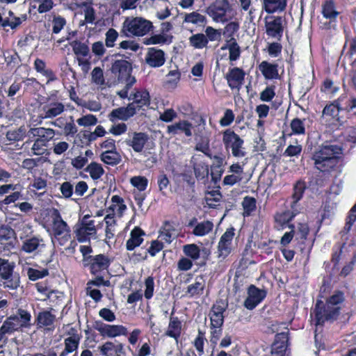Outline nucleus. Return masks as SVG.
Returning <instances> with one entry per match:
<instances>
[{
    "label": "nucleus",
    "instance_id": "nucleus-42",
    "mask_svg": "<svg viewBox=\"0 0 356 356\" xmlns=\"http://www.w3.org/2000/svg\"><path fill=\"white\" fill-rule=\"evenodd\" d=\"M244 214L249 216L256 208V200L254 197H245L243 201Z\"/></svg>",
    "mask_w": 356,
    "mask_h": 356
},
{
    "label": "nucleus",
    "instance_id": "nucleus-4",
    "mask_svg": "<svg viewBox=\"0 0 356 356\" xmlns=\"http://www.w3.org/2000/svg\"><path fill=\"white\" fill-rule=\"evenodd\" d=\"M223 143L227 149H232V154L236 157H243L245 152L243 147V140L234 131L227 129L223 133Z\"/></svg>",
    "mask_w": 356,
    "mask_h": 356
},
{
    "label": "nucleus",
    "instance_id": "nucleus-56",
    "mask_svg": "<svg viewBox=\"0 0 356 356\" xmlns=\"http://www.w3.org/2000/svg\"><path fill=\"white\" fill-rule=\"evenodd\" d=\"M145 286V297L149 299L152 296L154 291V280L152 277H149L146 279Z\"/></svg>",
    "mask_w": 356,
    "mask_h": 356
},
{
    "label": "nucleus",
    "instance_id": "nucleus-44",
    "mask_svg": "<svg viewBox=\"0 0 356 356\" xmlns=\"http://www.w3.org/2000/svg\"><path fill=\"white\" fill-rule=\"evenodd\" d=\"M131 183L139 191H145L147 185V179L145 177L136 176L131 179Z\"/></svg>",
    "mask_w": 356,
    "mask_h": 356
},
{
    "label": "nucleus",
    "instance_id": "nucleus-39",
    "mask_svg": "<svg viewBox=\"0 0 356 356\" xmlns=\"http://www.w3.org/2000/svg\"><path fill=\"white\" fill-rule=\"evenodd\" d=\"M88 218V216H85L83 218L82 226L79 229V232H82L83 234H90L92 232H95V227L94 225L93 220L87 221L86 220Z\"/></svg>",
    "mask_w": 356,
    "mask_h": 356
},
{
    "label": "nucleus",
    "instance_id": "nucleus-19",
    "mask_svg": "<svg viewBox=\"0 0 356 356\" xmlns=\"http://www.w3.org/2000/svg\"><path fill=\"white\" fill-rule=\"evenodd\" d=\"M56 214L55 218H54V232L56 237H58L60 235L68 234L70 232L69 227L67 223L63 220L60 213L58 211H56Z\"/></svg>",
    "mask_w": 356,
    "mask_h": 356
},
{
    "label": "nucleus",
    "instance_id": "nucleus-43",
    "mask_svg": "<svg viewBox=\"0 0 356 356\" xmlns=\"http://www.w3.org/2000/svg\"><path fill=\"white\" fill-rule=\"evenodd\" d=\"M181 331V323L177 318L171 317L168 330L166 334H179Z\"/></svg>",
    "mask_w": 356,
    "mask_h": 356
},
{
    "label": "nucleus",
    "instance_id": "nucleus-10",
    "mask_svg": "<svg viewBox=\"0 0 356 356\" xmlns=\"http://www.w3.org/2000/svg\"><path fill=\"white\" fill-rule=\"evenodd\" d=\"M234 235L233 228L227 229L221 236L218 246V257L224 259L231 252V243Z\"/></svg>",
    "mask_w": 356,
    "mask_h": 356
},
{
    "label": "nucleus",
    "instance_id": "nucleus-54",
    "mask_svg": "<svg viewBox=\"0 0 356 356\" xmlns=\"http://www.w3.org/2000/svg\"><path fill=\"white\" fill-rule=\"evenodd\" d=\"M291 127L293 131L296 134H303L305 132V127L302 122L298 118L292 120L291 123Z\"/></svg>",
    "mask_w": 356,
    "mask_h": 356
},
{
    "label": "nucleus",
    "instance_id": "nucleus-24",
    "mask_svg": "<svg viewBox=\"0 0 356 356\" xmlns=\"http://www.w3.org/2000/svg\"><path fill=\"white\" fill-rule=\"evenodd\" d=\"M265 10L272 13L277 10H283L286 5V0H264Z\"/></svg>",
    "mask_w": 356,
    "mask_h": 356
},
{
    "label": "nucleus",
    "instance_id": "nucleus-55",
    "mask_svg": "<svg viewBox=\"0 0 356 356\" xmlns=\"http://www.w3.org/2000/svg\"><path fill=\"white\" fill-rule=\"evenodd\" d=\"M205 33L207 38L211 41L217 40L220 37V32L211 26H208L205 30Z\"/></svg>",
    "mask_w": 356,
    "mask_h": 356
},
{
    "label": "nucleus",
    "instance_id": "nucleus-32",
    "mask_svg": "<svg viewBox=\"0 0 356 356\" xmlns=\"http://www.w3.org/2000/svg\"><path fill=\"white\" fill-rule=\"evenodd\" d=\"M42 241L37 237L26 238L23 243L22 250L28 253L33 252L38 249Z\"/></svg>",
    "mask_w": 356,
    "mask_h": 356
},
{
    "label": "nucleus",
    "instance_id": "nucleus-59",
    "mask_svg": "<svg viewBox=\"0 0 356 356\" xmlns=\"http://www.w3.org/2000/svg\"><path fill=\"white\" fill-rule=\"evenodd\" d=\"M88 161L86 156H79L72 160V165L76 169H81L88 163Z\"/></svg>",
    "mask_w": 356,
    "mask_h": 356
},
{
    "label": "nucleus",
    "instance_id": "nucleus-8",
    "mask_svg": "<svg viewBox=\"0 0 356 356\" xmlns=\"http://www.w3.org/2000/svg\"><path fill=\"white\" fill-rule=\"evenodd\" d=\"M231 10L228 0H217L209 7V13L215 21H226V13Z\"/></svg>",
    "mask_w": 356,
    "mask_h": 356
},
{
    "label": "nucleus",
    "instance_id": "nucleus-40",
    "mask_svg": "<svg viewBox=\"0 0 356 356\" xmlns=\"http://www.w3.org/2000/svg\"><path fill=\"white\" fill-rule=\"evenodd\" d=\"M230 42L231 43L227 47L229 51V59L230 60H236L240 56V47L234 38H232Z\"/></svg>",
    "mask_w": 356,
    "mask_h": 356
},
{
    "label": "nucleus",
    "instance_id": "nucleus-27",
    "mask_svg": "<svg viewBox=\"0 0 356 356\" xmlns=\"http://www.w3.org/2000/svg\"><path fill=\"white\" fill-rule=\"evenodd\" d=\"M14 263H10L8 260L0 258V279L9 278L13 273Z\"/></svg>",
    "mask_w": 356,
    "mask_h": 356
},
{
    "label": "nucleus",
    "instance_id": "nucleus-15",
    "mask_svg": "<svg viewBox=\"0 0 356 356\" xmlns=\"http://www.w3.org/2000/svg\"><path fill=\"white\" fill-rule=\"evenodd\" d=\"M147 140L148 136L146 134L142 132H134L133 134L132 139L127 140V143L129 146L132 147L135 152H140Z\"/></svg>",
    "mask_w": 356,
    "mask_h": 356
},
{
    "label": "nucleus",
    "instance_id": "nucleus-49",
    "mask_svg": "<svg viewBox=\"0 0 356 356\" xmlns=\"http://www.w3.org/2000/svg\"><path fill=\"white\" fill-rule=\"evenodd\" d=\"M202 280V278H200L199 281L197 280L195 284L188 286V293L191 296L201 293L204 289V284L201 282Z\"/></svg>",
    "mask_w": 356,
    "mask_h": 356
},
{
    "label": "nucleus",
    "instance_id": "nucleus-61",
    "mask_svg": "<svg viewBox=\"0 0 356 356\" xmlns=\"http://www.w3.org/2000/svg\"><path fill=\"white\" fill-rule=\"evenodd\" d=\"M168 76L170 79L167 81L166 84L175 86L179 80L180 73L177 70H172L168 73Z\"/></svg>",
    "mask_w": 356,
    "mask_h": 356
},
{
    "label": "nucleus",
    "instance_id": "nucleus-2",
    "mask_svg": "<svg viewBox=\"0 0 356 356\" xmlns=\"http://www.w3.org/2000/svg\"><path fill=\"white\" fill-rule=\"evenodd\" d=\"M152 28V22L142 17H135L131 20L126 19L124 22L123 31L126 34L144 35Z\"/></svg>",
    "mask_w": 356,
    "mask_h": 356
},
{
    "label": "nucleus",
    "instance_id": "nucleus-58",
    "mask_svg": "<svg viewBox=\"0 0 356 356\" xmlns=\"http://www.w3.org/2000/svg\"><path fill=\"white\" fill-rule=\"evenodd\" d=\"M60 191L65 197L68 198L72 195L73 186L68 181L64 182L60 186Z\"/></svg>",
    "mask_w": 356,
    "mask_h": 356
},
{
    "label": "nucleus",
    "instance_id": "nucleus-9",
    "mask_svg": "<svg viewBox=\"0 0 356 356\" xmlns=\"http://www.w3.org/2000/svg\"><path fill=\"white\" fill-rule=\"evenodd\" d=\"M248 297L244 302V306L248 309H254L265 297V290L259 289L254 285L250 286Z\"/></svg>",
    "mask_w": 356,
    "mask_h": 356
},
{
    "label": "nucleus",
    "instance_id": "nucleus-30",
    "mask_svg": "<svg viewBox=\"0 0 356 356\" xmlns=\"http://www.w3.org/2000/svg\"><path fill=\"white\" fill-rule=\"evenodd\" d=\"M184 22L199 26H204L207 23V19L205 16L197 12H192L185 15Z\"/></svg>",
    "mask_w": 356,
    "mask_h": 356
},
{
    "label": "nucleus",
    "instance_id": "nucleus-29",
    "mask_svg": "<svg viewBox=\"0 0 356 356\" xmlns=\"http://www.w3.org/2000/svg\"><path fill=\"white\" fill-rule=\"evenodd\" d=\"M85 171L90 174L93 180L99 179L104 173V170L101 164L96 162H92L89 164L85 168Z\"/></svg>",
    "mask_w": 356,
    "mask_h": 356
},
{
    "label": "nucleus",
    "instance_id": "nucleus-35",
    "mask_svg": "<svg viewBox=\"0 0 356 356\" xmlns=\"http://www.w3.org/2000/svg\"><path fill=\"white\" fill-rule=\"evenodd\" d=\"M102 334H127V329L122 325H104L99 328Z\"/></svg>",
    "mask_w": 356,
    "mask_h": 356
},
{
    "label": "nucleus",
    "instance_id": "nucleus-16",
    "mask_svg": "<svg viewBox=\"0 0 356 356\" xmlns=\"http://www.w3.org/2000/svg\"><path fill=\"white\" fill-rule=\"evenodd\" d=\"M44 112V118H53L64 111L65 106L63 103L58 102H53L47 104L43 107Z\"/></svg>",
    "mask_w": 356,
    "mask_h": 356
},
{
    "label": "nucleus",
    "instance_id": "nucleus-20",
    "mask_svg": "<svg viewBox=\"0 0 356 356\" xmlns=\"http://www.w3.org/2000/svg\"><path fill=\"white\" fill-rule=\"evenodd\" d=\"M80 337L79 335H72V337H67L65 341H64V350L61 352L60 356H66L69 353H71L77 350Z\"/></svg>",
    "mask_w": 356,
    "mask_h": 356
},
{
    "label": "nucleus",
    "instance_id": "nucleus-3",
    "mask_svg": "<svg viewBox=\"0 0 356 356\" xmlns=\"http://www.w3.org/2000/svg\"><path fill=\"white\" fill-rule=\"evenodd\" d=\"M339 306H332V305H325L323 307V302L318 300L314 310L316 325H321L325 320L334 321L337 319L339 314Z\"/></svg>",
    "mask_w": 356,
    "mask_h": 356
},
{
    "label": "nucleus",
    "instance_id": "nucleus-22",
    "mask_svg": "<svg viewBox=\"0 0 356 356\" xmlns=\"http://www.w3.org/2000/svg\"><path fill=\"white\" fill-rule=\"evenodd\" d=\"M15 238V231L8 225H2L0 227V243L12 245Z\"/></svg>",
    "mask_w": 356,
    "mask_h": 356
},
{
    "label": "nucleus",
    "instance_id": "nucleus-12",
    "mask_svg": "<svg viewBox=\"0 0 356 356\" xmlns=\"http://www.w3.org/2000/svg\"><path fill=\"white\" fill-rule=\"evenodd\" d=\"M99 348L103 356H126V351L124 350L121 343L106 342Z\"/></svg>",
    "mask_w": 356,
    "mask_h": 356
},
{
    "label": "nucleus",
    "instance_id": "nucleus-25",
    "mask_svg": "<svg viewBox=\"0 0 356 356\" xmlns=\"http://www.w3.org/2000/svg\"><path fill=\"white\" fill-rule=\"evenodd\" d=\"M19 343L17 341L16 338H13L10 340L8 339H4V344L0 346V347L3 348L1 352L8 353V355L10 356H18L19 353Z\"/></svg>",
    "mask_w": 356,
    "mask_h": 356
},
{
    "label": "nucleus",
    "instance_id": "nucleus-13",
    "mask_svg": "<svg viewBox=\"0 0 356 356\" xmlns=\"http://www.w3.org/2000/svg\"><path fill=\"white\" fill-rule=\"evenodd\" d=\"M165 60L164 52L162 50L155 48L148 49L145 61L150 67H158L162 66Z\"/></svg>",
    "mask_w": 356,
    "mask_h": 356
},
{
    "label": "nucleus",
    "instance_id": "nucleus-41",
    "mask_svg": "<svg viewBox=\"0 0 356 356\" xmlns=\"http://www.w3.org/2000/svg\"><path fill=\"white\" fill-rule=\"evenodd\" d=\"M305 189V185L304 182L302 181H298L296 184L294 186V192L293 194V202L292 203V207H293V204L297 203L298 200H300L302 196V193Z\"/></svg>",
    "mask_w": 356,
    "mask_h": 356
},
{
    "label": "nucleus",
    "instance_id": "nucleus-37",
    "mask_svg": "<svg viewBox=\"0 0 356 356\" xmlns=\"http://www.w3.org/2000/svg\"><path fill=\"white\" fill-rule=\"evenodd\" d=\"M55 316L49 312L45 311L40 312L37 318L38 325L39 326L50 325L53 323Z\"/></svg>",
    "mask_w": 356,
    "mask_h": 356
},
{
    "label": "nucleus",
    "instance_id": "nucleus-52",
    "mask_svg": "<svg viewBox=\"0 0 356 356\" xmlns=\"http://www.w3.org/2000/svg\"><path fill=\"white\" fill-rule=\"evenodd\" d=\"M48 275V270L44 269L39 270L33 268H29L28 270L29 278L31 280H36L38 278L43 277Z\"/></svg>",
    "mask_w": 356,
    "mask_h": 356
},
{
    "label": "nucleus",
    "instance_id": "nucleus-14",
    "mask_svg": "<svg viewBox=\"0 0 356 356\" xmlns=\"http://www.w3.org/2000/svg\"><path fill=\"white\" fill-rule=\"evenodd\" d=\"M245 72L238 67L232 68L226 75L229 86L232 88H238L243 84Z\"/></svg>",
    "mask_w": 356,
    "mask_h": 356
},
{
    "label": "nucleus",
    "instance_id": "nucleus-62",
    "mask_svg": "<svg viewBox=\"0 0 356 356\" xmlns=\"http://www.w3.org/2000/svg\"><path fill=\"white\" fill-rule=\"evenodd\" d=\"M54 3L52 0H43L38 7V12L40 13H46L53 8Z\"/></svg>",
    "mask_w": 356,
    "mask_h": 356
},
{
    "label": "nucleus",
    "instance_id": "nucleus-5",
    "mask_svg": "<svg viewBox=\"0 0 356 356\" xmlns=\"http://www.w3.org/2000/svg\"><path fill=\"white\" fill-rule=\"evenodd\" d=\"M131 63L125 60H117L111 67V72L118 76L119 80L125 81L127 86L132 85L136 81L135 78L131 76Z\"/></svg>",
    "mask_w": 356,
    "mask_h": 356
},
{
    "label": "nucleus",
    "instance_id": "nucleus-36",
    "mask_svg": "<svg viewBox=\"0 0 356 356\" xmlns=\"http://www.w3.org/2000/svg\"><path fill=\"white\" fill-rule=\"evenodd\" d=\"M70 45L72 47L73 51L76 55L86 56L89 54V47L85 43L74 40L70 43Z\"/></svg>",
    "mask_w": 356,
    "mask_h": 356
},
{
    "label": "nucleus",
    "instance_id": "nucleus-57",
    "mask_svg": "<svg viewBox=\"0 0 356 356\" xmlns=\"http://www.w3.org/2000/svg\"><path fill=\"white\" fill-rule=\"evenodd\" d=\"M234 119V115L232 110L227 109L224 115V117L220 120V123L222 126L229 125Z\"/></svg>",
    "mask_w": 356,
    "mask_h": 356
},
{
    "label": "nucleus",
    "instance_id": "nucleus-45",
    "mask_svg": "<svg viewBox=\"0 0 356 356\" xmlns=\"http://www.w3.org/2000/svg\"><path fill=\"white\" fill-rule=\"evenodd\" d=\"M110 120L114 121L115 118H118L123 120H127L129 117L125 110V107H120L114 109L109 115Z\"/></svg>",
    "mask_w": 356,
    "mask_h": 356
},
{
    "label": "nucleus",
    "instance_id": "nucleus-7",
    "mask_svg": "<svg viewBox=\"0 0 356 356\" xmlns=\"http://www.w3.org/2000/svg\"><path fill=\"white\" fill-rule=\"evenodd\" d=\"M283 20L280 17H270L266 19V31L268 36L280 40L284 27L282 24Z\"/></svg>",
    "mask_w": 356,
    "mask_h": 356
},
{
    "label": "nucleus",
    "instance_id": "nucleus-11",
    "mask_svg": "<svg viewBox=\"0 0 356 356\" xmlns=\"http://www.w3.org/2000/svg\"><path fill=\"white\" fill-rule=\"evenodd\" d=\"M90 259V271L93 275L105 273L109 266V259L103 254H99Z\"/></svg>",
    "mask_w": 356,
    "mask_h": 356
},
{
    "label": "nucleus",
    "instance_id": "nucleus-60",
    "mask_svg": "<svg viewBox=\"0 0 356 356\" xmlns=\"http://www.w3.org/2000/svg\"><path fill=\"white\" fill-rule=\"evenodd\" d=\"M70 118L71 122L66 123L64 127V134L65 136L74 135L77 132V128L74 123L72 117Z\"/></svg>",
    "mask_w": 356,
    "mask_h": 356
},
{
    "label": "nucleus",
    "instance_id": "nucleus-28",
    "mask_svg": "<svg viewBox=\"0 0 356 356\" xmlns=\"http://www.w3.org/2000/svg\"><path fill=\"white\" fill-rule=\"evenodd\" d=\"M29 133V135L44 138L45 140L51 139L55 134L52 129H46L44 127L31 128Z\"/></svg>",
    "mask_w": 356,
    "mask_h": 356
},
{
    "label": "nucleus",
    "instance_id": "nucleus-23",
    "mask_svg": "<svg viewBox=\"0 0 356 356\" xmlns=\"http://www.w3.org/2000/svg\"><path fill=\"white\" fill-rule=\"evenodd\" d=\"M277 65L270 64L266 61H263L259 69L264 76L268 79H276L278 77Z\"/></svg>",
    "mask_w": 356,
    "mask_h": 356
},
{
    "label": "nucleus",
    "instance_id": "nucleus-26",
    "mask_svg": "<svg viewBox=\"0 0 356 356\" xmlns=\"http://www.w3.org/2000/svg\"><path fill=\"white\" fill-rule=\"evenodd\" d=\"M101 160L111 165L119 164L122 161L121 155L117 152H104L100 156Z\"/></svg>",
    "mask_w": 356,
    "mask_h": 356
},
{
    "label": "nucleus",
    "instance_id": "nucleus-33",
    "mask_svg": "<svg viewBox=\"0 0 356 356\" xmlns=\"http://www.w3.org/2000/svg\"><path fill=\"white\" fill-rule=\"evenodd\" d=\"M213 227V225L211 221H204L197 224L193 233L196 236H204L212 230Z\"/></svg>",
    "mask_w": 356,
    "mask_h": 356
},
{
    "label": "nucleus",
    "instance_id": "nucleus-46",
    "mask_svg": "<svg viewBox=\"0 0 356 356\" xmlns=\"http://www.w3.org/2000/svg\"><path fill=\"white\" fill-rule=\"evenodd\" d=\"M184 250L186 255L191 257L193 259H197L200 257L199 248L195 244L185 245Z\"/></svg>",
    "mask_w": 356,
    "mask_h": 356
},
{
    "label": "nucleus",
    "instance_id": "nucleus-6",
    "mask_svg": "<svg viewBox=\"0 0 356 356\" xmlns=\"http://www.w3.org/2000/svg\"><path fill=\"white\" fill-rule=\"evenodd\" d=\"M289 346V335H275V341L271 345V356H289L291 353Z\"/></svg>",
    "mask_w": 356,
    "mask_h": 356
},
{
    "label": "nucleus",
    "instance_id": "nucleus-17",
    "mask_svg": "<svg viewBox=\"0 0 356 356\" xmlns=\"http://www.w3.org/2000/svg\"><path fill=\"white\" fill-rule=\"evenodd\" d=\"M176 236V230L169 222L165 221L159 231V237L167 243H170Z\"/></svg>",
    "mask_w": 356,
    "mask_h": 356
},
{
    "label": "nucleus",
    "instance_id": "nucleus-48",
    "mask_svg": "<svg viewBox=\"0 0 356 356\" xmlns=\"http://www.w3.org/2000/svg\"><path fill=\"white\" fill-rule=\"evenodd\" d=\"M91 75L92 79L95 83L99 85H102L104 83L103 71L100 67H95L91 73Z\"/></svg>",
    "mask_w": 356,
    "mask_h": 356
},
{
    "label": "nucleus",
    "instance_id": "nucleus-18",
    "mask_svg": "<svg viewBox=\"0 0 356 356\" xmlns=\"http://www.w3.org/2000/svg\"><path fill=\"white\" fill-rule=\"evenodd\" d=\"M144 234L145 232L140 228H134L131 232V238L127 242V250H132L140 245L143 241L141 236Z\"/></svg>",
    "mask_w": 356,
    "mask_h": 356
},
{
    "label": "nucleus",
    "instance_id": "nucleus-21",
    "mask_svg": "<svg viewBox=\"0 0 356 356\" xmlns=\"http://www.w3.org/2000/svg\"><path fill=\"white\" fill-rule=\"evenodd\" d=\"M129 99H132L133 102L137 105V107L141 108L149 104V95L147 90L137 91L134 94L131 95Z\"/></svg>",
    "mask_w": 356,
    "mask_h": 356
},
{
    "label": "nucleus",
    "instance_id": "nucleus-38",
    "mask_svg": "<svg viewBox=\"0 0 356 356\" xmlns=\"http://www.w3.org/2000/svg\"><path fill=\"white\" fill-rule=\"evenodd\" d=\"M3 284L5 288L14 290L17 289L19 286V277L17 274H12V275L8 279H3Z\"/></svg>",
    "mask_w": 356,
    "mask_h": 356
},
{
    "label": "nucleus",
    "instance_id": "nucleus-1",
    "mask_svg": "<svg viewBox=\"0 0 356 356\" xmlns=\"http://www.w3.org/2000/svg\"><path fill=\"white\" fill-rule=\"evenodd\" d=\"M341 153V148L337 145H324L313 154L312 159L315 166L321 171H327L335 166L337 162V155Z\"/></svg>",
    "mask_w": 356,
    "mask_h": 356
},
{
    "label": "nucleus",
    "instance_id": "nucleus-34",
    "mask_svg": "<svg viewBox=\"0 0 356 356\" xmlns=\"http://www.w3.org/2000/svg\"><path fill=\"white\" fill-rule=\"evenodd\" d=\"M322 13L326 19H330V22L334 20L339 15V13L335 10L334 4L332 1H326L323 4Z\"/></svg>",
    "mask_w": 356,
    "mask_h": 356
},
{
    "label": "nucleus",
    "instance_id": "nucleus-47",
    "mask_svg": "<svg viewBox=\"0 0 356 356\" xmlns=\"http://www.w3.org/2000/svg\"><path fill=\"white\" fill-rule=\"evenodd\" d=\"M52 23L53 33H58L66 24V20L60 16H54Z\"/></svg>",
    "mask_w": 356,
    "mask_h": 356
},
{
    "label": "nucleus",
    "instance_id": "nucleus-31",
    "mask_svg": "<svg viewBox=\"0 0 356 356\" xmlns=\"http://www.w3.org/2000/svg\"><path fill=\"white\" fill-rule=\"evenodd\" d=\"M190 44L196 49H202L207 47L208 38L203 33H197L192 35L189 38Z\"/></svg>",
    "mask_w": 356,
    "mask_h": 356
},
{
    "label": "nucleus",
    "instance_id": "nucleus-51",
    "mask_svg": "<svg viewBox=\"0 0 356 356\" xmlns=\"http://www.w3.org/2000/svg\"><path fill=\"white\" fill-rule=\"evenodd\" d=\"M118 36V32L113 29H110L106 33V45L108 47H112L114 46V42Z\"/></svg>",
    "mask_w": 356,
    "mask_h": 356
},
{
    "label": "nucleus",
    "instance_id": "nucleus-63",
    "mask_svg": "<svg viewBox=\"0 0 356 356\" xmlns=\"http://www.w3.org/2000/svg\"><path fill=\"white\" fill-rule=\"evenodd\" d=\"M275 96V92L271 88H266L260 95V99L264 102L270 101Z\"/></svg>",
    "mask_w": 356,
    "mask_h": 356
},
{
    "label": "nucleus",
    "instance_id": "nucleus-64",
    "mask_svg": "<svg viewBox=\"0 0 356 356\" xmlns=\"http://www.w3.org/2000/svg\"><path fill=\"white\" fill-rule=\"evenodd\" d=\"M177 116L176 113L172 108L168 109L160 115V119L165 122H170Z\"/></svg>",
    "mask_w": 356,
    "mask_h": 356
},
{
    "label": "nucleus",
    "instance_id": "nucleus-53",
    "mask_svg": "<svg viewBox=\"0 0 356 356\" xmlns=\"http://www.w3.org/2000/svg\"><path fill=\"white\" fill-rule=\"evenodd\" d=\"M157 182L159 184V191L164 194L170 183L166 175L164 173L161 174L158 177Z\"/></svg>",
    "mask_w": 356,
    "mask_h": 356
},
{
    "label": "nucleus",
    "instance_id": "nucleus-50",
    "mask_svg": "<svg viewBox=\"0 0 356 356\" xmlns=\"http://www.w3.org/2000/svg\"><path fill=\"white\" fill-rule=\"evenodd\" d=\"M97 122V118L92 115H87L77 120V123L84 127L94 125Z\"/></svg>",
    "mask_w": 356,
    "mask_h": 356
}]
</instances>
